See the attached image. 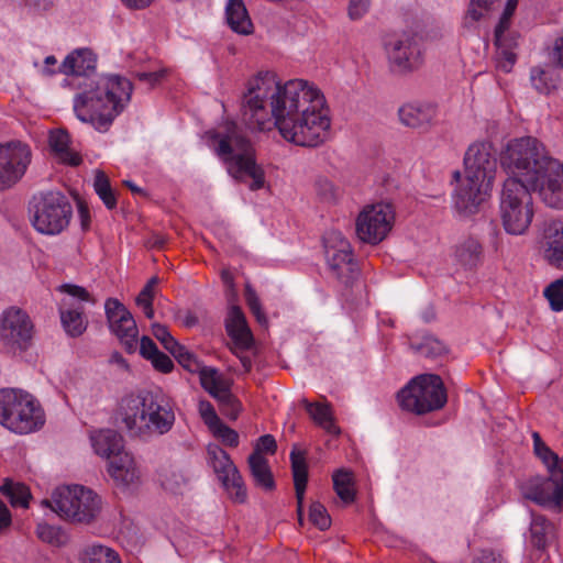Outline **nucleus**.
<instances>
[{
	"mask_svg": "<svg viewBox=\"0 0 563 563\" xmlns=\"http://www.w3.org/2000/svg\"><path fill=\"white\" fill-rule=\"evenodd\" d=\"M104 309L112 333L117 335L129 353L134 352L139 330L132 313L114 298L107 299Z\"/></svg>",
	"mask_w": 563,
	"mask_h": 563,
	"instance_id": "nucleus-18",
	"label": "nucleus"
},
{
	"mask_svg": "<svg viewBox=\"0 0 563 563\" xmlns=\"http://www.w3.org/2000/svg\"><path fill=\"white\" fill-rule=\"evenodd\" d=\"M518 0H507L504 12L495 27V46L497 48L496 66L504 73H509L516 63L514 48L517 43L509 33L510 21L517 8Z\"/></svg>",
	"mask_w": 563,
	"mask_h": 563,
	"instance_id": "nucleus-19",
	"label": "nucleus"
},
{
	"mask_svg": "<svg viewBox=\"0 0 563 563\" xmlns=\"http://www.w3.org/2000/svg\"><path fill=\"white\" fill-rule=\"evenodd\" d=\"M552 528L544 517H534L530 526V543L537 550L543 551L549 543Z\"/></svg>",
	"mask_w": 563,
	"mask_h": 563,
	"instance_id": "nucleus-39",
	"label": "nucleus"
},
{
	"mask_svg": "<svg viewBox=\"0 0 563 563\" xmlns=\"http://www.w3.org/2000/svg\"><path fill=\"white\" fill-rule=\"evenodd\" d=\"M30 211L34 229L47 235L63 232L73 216V207L68 198L59 191H46L34 196Z\"/></svg>",
	"mask_w": 563,
	"mask_h": 563,
	"instance_id": "nucleus-11",
	"label": "nucleus"
},
{
	"mask_svg": "<svg viewBox=\"0 0 563 563\" xmlns=\"http://www.w3.org/2000/svg\"><path fill=\"white\" fill-rule=\"evenodd\" d=\"M108 472L115 484L123 487L139 483L141 477L136 461L128 451L112 457L109 462Z\"/></svg>",
	"mask_w": 563,
	"mask_h": 563,
	"instance_id": "nucleus-22",
	"label": "nucleus"
},
{
	"mask_svg": "<svg viewBox=\"0 0 563 563\" xmlns=\"http://www.w3.org/2000/svg\"><path fill=\"white\" fill-rule=\"evenodd\" d=\"M31 159L29 145L19 141L0 144V190L11 188L20 181Z\"/></svg>",
	"mask_w": 563,
	"mask_h": 563,
	"instance_id": "nucleus-15",
	"label": "nucleus"
},
{
	"mask_svg": "<svg viewBox=\"0 0 563 563\" xmlns=\"http://www.w3.org/2000/svg\"><path fill=\"white\" fill-rule=\"evenodd\" d=\"M530 80L538 92L549 95L558 88L560 77L552 69L537 66L530 70Z\"/></svg>",
	"mask_w": 563,
	"mask_h": 563,
	"instance_id": "nucleus-34",
	"label": "nucleus"
},
{
	"mask_svg": "<svg viewBox=\"0 0 563 563\" xmlns=\"http://www.w3.org/2000/svg\"><path fill=\"white\" fill-rule=\"evenodd\" d=\"M242 120L251 130L275 125L280 135L299 146L322 144L331 125L329 108L320 89L303 79L282 84L274 73H260L243 95Z\"/></svg>",
	"mask_w": 563,
	"mask_h": 563,
	"instance_id": "nucleus-1",
	"label": "nucleus"
},
{
	"mask_svg": "<svg viewBox=\"0 0 563 563\" xmlns=\"http://www.w3.org/2000/svg\"><path fill=\"white\" fill-rule=\"evenodd\" d=\"M59 291L67 294L74 298H77L81 301L92 302L95 303L96 300L88 292V290L81 286L73 285V284H64L59 286Z\"/></svg>",
	"mask_w": 563,
	"mask_h": 563,
	"instance_id": "nucleus-54",
	"label": "nucleus"
},
{
	"mask_svg": "<svg viewBox=\"0 0 563 563\" xmlns=\"http://www.w3.org/2000/svg\"><path fill=\"white\" fill-rule=\"evenodd\" d=\"M0 492L9 498L13 507H29L31 493L27 486L22 483H14L7 479L0 487Z\"/></svg>",
	"mask_w": 563,
	"mask_h": 563,
	"instance_id": "nucleus-36",
	"label": "nucleus"
},
{
	"mask_svg": "<svg viewBox=\"0 0 563 563\" xmlns=\"http://www.w3.org/2000/svg\"><path fill=\"white\" fill-rule=\"evenodd\" d=\"M475 563H503V559L492 550H483L476 558Z\"/></svg>",
	"mask_w": 563,
	"mask_h": 563,
	"instance_id": "nucleus-61",
	"label": "nucleus"
},
{
	"mask_svg": "<svg viewBox=\"0 0 563 563\" xmlns=\"http://www.w3.org/2000/svg\"><path fill=\"white\" fill-rule=\"evenodd\" d=\"M225 18L228 25L235 33L249 35L253 32V23L243 0H229Z\"/></svg>",
	"mask_w": 563,
	"mask_h": 563,
	"instance_id": "nucleus-28",
	"label": "nucleus"
},
{
	"mask_svg": "<svg viewBox=\"0 0 563 563\" xmlns=\"http://www.w3.org/2000/svg\"><path fill=\"white\" fill-rule=\"evenodd\" d=\"M45 422L40 402L22 389H0V423L12 432L26 434Z\"/></svg>",
	"mask_w": 563,
	"mask_h": 563,
	"instance_id": "nucleus-7",
	"label": "nucleus"
},
{
	"mask_svg": "<svg viewBox=\"0 0 563 563\" xmlns=\"http://www.w3.org/2000/svg\"><path fill=\"white\" fill-rule=\"evenodd\" d=\"M152 333L169 353H172L174 350H176L177 346H179V343L174 339V336L169 333L168 329L163 324H153Z\"/></svg>",
	"mask_w": 563,
	"mask_h": 563,
	"instance_id": "nucleus-51",
	"label": "nucleus"
},
{
	"mask_svg": "<svg viewBox=\"0 0 563 563\" xmlns=\"http://www.w3.org/2000/svg\"><path fill=\"white\" fill-rule=\"evenodd\" d=\"M310 522L321 531L331 527V517L327 508L319 501H313L309 507Z\"/></svg>",
	"mask_w": 563,
	"mask_h": 563,
	"instance_id": "nucleus-47",
	"label": "nucleus"
},
{
	"mask_svg": "<svg viewBox=\"0 0 563 563\" xmlns=\"http://www.w3.org/2000/svg\"><path fill=\"white\" fill-rule=\"evenodd\" d=\"M397 399L401 409L423 415L441 409L446 402V393L439 375L422 374L400 389Z\"/></svg>",
	"mask_w": 563,
	"mask_h": 563,
	"instance_id": "nucleus-10",
	"label": "nucleus"
},
{
	"mask_svg": "<svg viewBox=\"0 0 563 563\" xmlns=\"http://www.w3.org/2000/svg\"><path fill=\"white\" fill-rule=\"evenodd\" d=\"M60 518L79 523L92 522L101 511V499L91 489L84 486L57 488L52 500H43Z\"/></svg>",
	"mask_w": 563,
	"mask_h": 563,
	"instance_id": "nucleus-9",
	"label": "nucleus"
},
{
	"mask_svg": "<svg viewBox=\"0 0 563 563\" xmlns=\"http://www.w3.org/2000/svg\"><path fill=\"white\" fill-rule=\"evenodd\" d=\"M314 189L318 198L325 203H334L340 196L339 188L325 177L316 180Z\"/></svg>",
	"mask_w": 563,
	"mask_h": 563,
	"instance_id": "nucleus-46",
	"label": "nucleus"
},
{
	"mask_svg": "<svg viewBox=\"0 0 563 563\" xmlns=\"http://www.w3.org/2000/svg\"><path fill=\"white\" fill-rule=\"evenodd\" d=\"M0 338L13 350H26L33 338V323L27 313L16 307L4 310L1 317Z\"/></svg>",
	"mask_w": 563,
	"mask_h": 563,
	"instance_id": "nucleus-17",
	"label": "nucleus"
},
{
	"mask_svg": "<svg viewBox=\"0 0 563 563\" xmlns=\"http://www.w3.org/2000/svg\"><path fill=\"white\" fill-rule=\"evenodd\" d=\"M395 212L389 203L366 206L356 219V235L372 245L380 243L390 232Z\"/></svg>",
	"mask_w": 563,
	"mask_h": 563,
	"instance_id": "nucleus-14",
	"label": "nucleus"
},
{
	"mask_svg": "<svg viewBox=\"0 0 563 563\" xmlns=\"http://www.w3.org/2000/svg\"><path fill=\"white\" fill-rule=\"evenodd\" d=\"M324 253L330 274L343 287L352 288L358 280L361 269L350 242L339 231H329L323 236Z\"/></svg>",
	"mask_w": 563,
	"mask_h": 563,
	"instance_id": "nucleus-12",
	"label": "nucleus"
},
{
	"mask_svg": "<svg viewBox=\"0 0 563 563\" xmlns=\"http://www.w3.org/2000/svg\"><path fill=\"white\" fill-rule=\"evenodd\" d=\"M69 142V135L64 130L52 131L49 134V145L52 151L63 163L77 166L81 163V158L78 154L70 151Z\"/></svg>",
	"mask_w": 563,
	"mask_h": 563,
	"instance_id": "nucleus-31",
	"label": "nucleus"
},
{
	"mask_svg": "<svg viewBox=\"0 0 563 563\" xmlns=\"http://www.w3.org/2000/svg\"><path fill=\"white\" fill-rule=\"evenodd\" d=\"M533 448L536 455L545 464L549 472L563 470V460L559 457L541 439L538 432H533Z\"/></svg>",
	"mask_w": 563,
	"mask_h": 563,
	"instance_id": "nucleus-38",
	"label": "nucleus"
},
{
	"mask_svg": "<svg viewBox=\"0 0 563 563\" xmlns=\"http://www.w3.org/2000/svg\"><path fill=\"white\" fill-rule=\"evenodd\" d=\"M498 0H471L468 10L464 16L463 25L472 29L483 18H485Z\"/></svg>",
	"mask_w": 563,
	"mask_h": 563,
	"instance_id": "nucleus-40",
	"label": "nucleus"
},
{
	"mask_svg": "<svg viewBox=\"0 0 563 563\" xmlns=\"http://www.w3.org/2000/svg\"><path fill=\"white\" fill-rule=\"evenodd\" d=\"M398 115L404 125L427 131L435 119L437 109L429 103H406L399 108Z\"/></svg>",
	"mask_w": 563,
	"mask_h": 563,
	"instance_id": "nucleus-23",
	"label": "nucleus"
},
{
	"mask_svg": "<svg viewBox=\"0 0 563 563\" xmlns=\"http://www.w3.org/2000/svg\"><path fill=\"white\" fill-rule=\"evenodd\" d=\"M165 76V70H158V71H140L135 74V77L143 82H146L150 85V87H153L157 82L162 80V78Z\"/></svg>",
	"mask_w": 563,
	"mask_h": 563,
	"instance_id": "nucleus-60",
	"label": "nucleus"
},
{
	"mask_svg": "<svg viewBox=\"0 0 563 563\" xmlns=\"http://www.w3.org/2000/svg\"><path fill=\"white\" fill-rule=\"evenodd\" d=\"M389 67L394 73L408 74L423 63L420 37L413 32H401L388 36L384 43Z\"/></svg>",
	"mask_w": 563,
	"mask_h": 563,
	"instance_id": "nucleus-13",
	"label": "nucleus"
},
{
	"mask_svg": "<svg viewBox=\"0 0 563 563\" xmlns=\"http://www.w3.org/2000/svg\"><path fill=\"white\" fill-rule=\"evenodd\" d=\"M553 311L563 310V277L552 282L543 291Z\"/></svg>",
	"mask_w": 563,
	"mask_h": 563,
	"instance_id": "nucleus-49",
	"label": "nucleus"
},
{
	"mask_svg": "<svg viewBox=\"0 0 563 563\" xmlns=\"http://www.w3.org/2000/svg\"><path fill=\"white\" fill-rule=\"evenodd\" d=\"M158 283V277H152L136 297V305L140 308H142L144 314L148 319L154 318L153 299L155 294V287L157 286Z\"/></svg>",
	"mask_w": 563,
	"mask_h": 563,
	"instance_id": "nucleus-42",
	"label": "nucleus"
},
{
	"mask_svg": "<svg viewBox=\"0 0 563 563\" xmlns=\"http://www.w3.org/2000/svg\"><path fill=\"white\" fill-rule=\"evenodd\" d=\"M209 146L227 165L228 173L236 180L251 178L249 187L255 191L264 187L265 173L255 161V151L234 122H228L220 131H208Z\"/></svg>",
	"mask_w": 563,
	"mask_h": 563,
	"instance_id": "nucleus-6",
	"label": "nucleus"
},
{
	"mask_svg": "<svg viewBox=\"0 0 563 563\" xmlns=\"http://www.w3.org/2000/svg\"><path fill=\"white\" fill-rule=\"evenodd\" d=\"M11 525V514L8 507L0 500V532Z\"/></svg>",
	"mask_w": 563,
	"mask_h": 563,
	"instance_id": "nucleus-64",
	"label": "nucleus"
},
{
	"mask_svg": "<svg viewBox=\"0 0 563 563\" xmlns=\"http://www.w3.org/2000/svg\"><path fill=\"white\" fill-rule=\"evenodd\" d=\"M78 214L80 218L81 228L88 230L90 225V214L88 207L82 202H78Z\"/></svg>",
	"mask_w": 563,
	"mask_h": 563,
	"instance_id": "nucleus-63",
	"label": "nucleus"
},
{
	"mask_svg": "<svg viewBox=\"0 0 563 563\" xmlns=\"http://www.w3.org/2000/svg\"><path fill=\"white\" fill-rule=\"evenodd\" d=\"M333 488L343 503H353L355 499L353 473L344 468L338 470L333 474Z\"/></svg>",
	"mask_w": 563,
	"mask_h": 563,
	"instance_id": "nucleus-35",
	"label": "nucleus"
},
{
	"mask_svg": "<svg viewBox=\"0 0 563 563\" xmlns=\"http://www.w3.org/2000/svg\"><path fill=\"white\" fill-rule=\"evenodd\" d=\"M225 330L236 349L247 350L253 344V335L246 318L239 306H232L225 318Z\"/></svg>",
	"mask_w": 563,
	"mask_h": 563,
	"instance_id": "nucleus-24",
	"label": "nucleus"
},
{
	"mask_svg": "<svg viewBox=\"0 0 563 563\" xmlns=\"http://www.w3.org/2000/svg\"><path fill=\"white\" fill-rule=\"evenodd\" d=\"M96 454L106 457L109 462L117 454L124 452V439L114 430H100L91 437Z\"/></svg>",
	"mask_w": 563,
	"mask_h": 563,
	"instance_id": "nucleus-26",
	"label": "nucleus"
},
{
	"mask_svg": "<svg viewBox=\"0 0 563 563\" xmlns=\"http://www.w3.org/2000/svg\"><path fill=\"white\" fill-rule=\"evenodd\" d=\"M210 454H212V467L223 487L230 495V498L239 504L244 503L247 498L246 487L240 472L231 461L229 454L219 448L210 451Z\"/></svg>",
	"mask_w": 563,
	"mask_h": 563,
	"instance_id": "nucleus-20",
	"label": "nucleus"
},
{
	"mask_svg": "<svg viewBox=\"0 0 563 563\" xmlns=\"http://www.w3.org/2000/svg\"><path fill=\"white\" fill-rule=\"evenodd\" d=\"M213 434L219 438L223 444L235 448L239 445V434L235 430L231 429L222 421L211 430Z\"/></svg>",
	"mask_w": 563,
	"mask_h": 563,
	"instance_id": "nucleus-52",
	"label": "nucleus"
},
{
	"mask_svg": "<svg viewBox=\"0 0 563 563\" xmlns=\"http://www.w3.org/2000/svg\"><path fill=\"white\" fill-rule=\"evenodd\" d=\"M497 172V158L489 143L468 146L464 156V176L454 173L457 187L453 195L455 210L464 217L475 214L488 199Z\"/></svg>",
	"mask_w": 563,
	"mask_h": 563,
	"instance_id": "nucleus-5",
	"label": "nucleus"
},
{
	"mask_svg": "<svg viewBox=\"0 0 563 563\" xmlns=\"http://www.w3.org/2000/svg\"><path fill=\"white\" fill-rule=\"evenodd\" d=\"M60 322L65 332L71 338L80 336L87 329L88 320L82 306H74L63 300L59 307Z\"/></svg>",
	"mask_w": 563,
	"mask_h": 563,
	"instance_id": "nucleus-27",
	"label": "nucleus"
},
{
	"mask_svg": "<svg viewBox=\"0 0 563 563\" xmlns=\"http://www.w3.org/2000/svg\"><path fill=\"white\" fill-rule=\"evenodd\" d=\"M245 300L250 311L255 317L256 321L261 325L266 327L268 321L266 314L262 309L260 298L257 297L256 292L249 286L245 289Z\"/></svg>",
	"mask_w": 563,
	"mask_h": 563,
	"instance_id": "nucleus-50",
	"label": "nucleus"
},
{
	"mask_svg": "<svg viewBox=\"0 0 563 563\" xmlns=\"http://www.w3.org/2000/svg\"><path fill=\"white\" fill-rule=\"evenodd\" d=\"M221 412L230 419H236L242 410L240 400L231 393V387L216 397Z\"/></svg>",
	"mask_w": 563,
	"mask_h": 563,
	"instance_id": "nucleus-44",
	"label": "nucleus"
},
{
	"mask_svg": "<svg viewBox=\"0 0 563 563\" xmlns=\"http://www.w3.org/2000/svg\"><path fill=\"white\" fill-rule=\"evenodd\" d=\"M290 461L297 499L298 520L299 523L302 525L303 498L308 482V466L306 462L305 452L297 451L294 449L290 453Z\"/></svg>",
	"mask_w": 563,
	"mask_h": 563,
	"instance_id": "nucleus-25",
	"label": "nucleus"
},
{
	"mask_svg": "<svg viewBox=\"0 0 563 563\" xmlns=\"http://www.w3.org/2000/svg\"><path fill=\"white\" fill-rule=\"evenodd\" d=\"M501 165L508 175L520 177L528 190L537 192L548 207L563 209V164L549 156L536 137L510 141Z\"/></svg>",
	"mask_w": 563,
	"mask_h": 563,
	"instance_id": "nucleus-3",
	"label": "nucleus"
},
{
	"mask_svg": "<svg viewBox=\"0 0 563 563\" xmlns=\"http://www.w3.org/2000/svg\"><path fill=\"white\" fill-rule=\"evenodd\" d=\"M521 493L538 505L560 508L563 504V470L550 472L549 477L528 479L521 485Z\"/></svg>",
	"mask_w": 563,
	"mask_h": 563,
	"instance_id": "nucleus-16",
	"label": "nucleus"
},
{
	"mask_svg": "<svg viewBox=\"0 0 563 563\" xmlns=\"http://www.w3.org/2000/svg\"><path fill=\"white\" fill-rule=\"evenodd\" d=\"M93 188L96 194L99 196V198L102 200V202L108 209L115 208L117 197L113 189L111 188L108 176L103 172L97 170L93 181Z\"/></svg>",
	"mask_w": 563,
	"mask_h": 563,
	"instance_id": "nucleus-41",
	"label": "nucleus"
},
{
	"mask_svg": "<svg viewBox=\"0 0 563 563\" xmlns=\"http://www.w3.org/2000/svg\"><path fill=\"white\" fill-rule=\"evenodd\" d=\"M36 536L43 542L54 547H60L67 542L66 533L59 527L48 523H38L36 527Z\"/></svg>",
	"mask_w": 563,
	"mask_h": 563,
	"instance_id": "nucleus-43",
	"label": "nucleus"
},
{
	"mask_svg": "<svg viewBox=\"0 0 563 563\" xmlns=\"http://www.w3.org/2000/svg\"><path fill=\"white\" fill-rule=\"evenodd\" d=\"M247 462L255 485L265 490H273L275 488V481L267 459L263 454H258V452H253L249 456Z\"/></svg>",
	"mask_w": 563,
	"mask_h": 563,
	"instance_id": "nucleus-29",
	"label": "nucleus"
},
{
	"mask_svg": "<svg viewBox=\"0 0 563 563\" xmlns=\"http://www.w3.org/2000/svg\"><path fill=\"white\" fill-rule=\"evenodd\" d=\"M482 256V244L474 238L463 240L455 249L457 262L467 268L476 267L481 263Z\"/></svg>",
	"mask_w": 563,
	"mask_h": 563,
	"instance_id": "nucleus-32",
	"label": "nucleus"
},
{
	"mask_svg": "<svg viewBox=\"0 0 563 563\" xmlns=\"http://www.w3.org/2000/svg\"><path fill=\"white\" fill-rule=\"evenodd\" d=\"M198 374L202 388L214 398L231 387L230 380L213 367L203 366Z\"/></svg>",
	"mask_w": 563,
	"mask_h": 563,
	"instance_id": "nucleus-33",
	"label": "nucleus"
},
{
	"mask_svg": "<svg viewBox=\"0 0 563 563\" xmlns=\"http://www.w3.org/2000/svg\"><path fill=\"white\" fill-rule=\"evenodd\" d=\"M543 256L547 262L563 269V221L552 220L547 222L541 240Z\"/></svg>",
	"mask_w": 563,
	"mask_h": 563,
	"instance_id": "nucleus-21",
	"label": "nucleus"
},
{
	"mask_svg": "<svg viewBox=\"0 0 563 563\" xmlns=\"http://www.w3.org/2000/svg\"><path fill=\"white\" fill-rule=\"evenodd\" d=\"M276 449L277 444L275 438L271 434H265L260 437L253 452H258V454H262L263 452L274 454Z\"/></svg>",
	"mask_w": 563,
	"mask_h": 563,
	"instance_id": "nucleus-57",
	"label": "nucleus"
},
{
	"mask_svg": "<svg viewBox=\"0 0 563 563\" xmlns=\"http://www.w3.org/2000/svg\"><path fill=\"white\" fill-rule=\"evenodd\" d=\"M411 347L416 353L428 358H434L445 351L444 344L431 336L424 338L423 341L417 345L411 344Z\"/></svg>",
	"mask_w": 563,
	"mask_h": 563,
	"instance_id": "nucleus-48",
	"label": "nucleus"
},
{
	"mask_svg": "<svg viewBox=\"0 0 563 563\" xmlns=\"http://www.w3.org/2000/svg\"><path fill=\"white\" fill-rule=\"evenodd\" d=\"M151 362L154 368L162 373H169L174 368L172 358L161 351L151 358Z\"/></svg>",
	"mask_w": 563,
	"mask_h": 563,
	"instance_id": "nucleus-56",
	"label": "nucleus"
},
{
	"mask_svg": "<svg viewBox=\"0 0 563 563\" xmlns=\"http://www.w3.org/2000/svg\"><path fill=\"white\" fill-rule=\"evenodd\" d=\"M499 214L505 231L523 234L530 227L533 214V199L520 177L509 175L500 194Z\"/></svg>",
	"mask_w": 563,
	"mask_h": 563,
	"instance_id": "nucleus-8",
	"label": "nucleus"
},
{
	"mask_svg": "<svg viewBox=\"0 0 563 563\" xmlns=\"http://www.w3.org/2000/svg\"><path fill=\"white\" fill-rule=\"evenodd\" d=\"M303 402L307 412L317 426L332 435H339L341 433L340 428L335 423L333 412L329 404H312L307 400Z\"/></svg>",
	"mask_w": 563,
	"mask_h": 563,
	"instance_id": "nucleus-30",
	"label": "nucleus"
},
{
	"mask_svg": "<svg viewBox=\"0 0 563 563\" xmlns=\"http://www.w3.org/2000/svg\"><path fill=\"white\" fill-rule=\"evenodd\" d=\"M198 407L200 417L210 430L216 428L221 422L210 401L201 400Z\"/></svg>",
	"mask_w": 563,
	"mask_h": 563,
	"instance_id": "nucleus-53",
	"label": "nucleus"
},
{
	"mask_svg": "<svg viewBox=\"0 0 563 563\" xmlns=\"http://www.w3.org/2000/svg\"><path fill=\"white\" fill-rule=\"evenodd\" d=\"M549 57L554 65L563 68V34L554 41Z\"/></svg>",
	"mask_w": 563,
	"mask_h": 563,
	"instance_id": "nucleus-58",
	"label": "nucleus"
},
{
	"mask_svg": "<svg viewBox=\"0 0 563 563\" xmlns=\"http://www.w3.org/2000/svg\"><path fill=\"white\" fill-rule=\"evenodd\" d=\"M97 56L89 48H78L66 56L58 71L75 77H84V91L74 100V111L82 122L90 123L96 130L106 132L130 102L133 86L119 75L100 76L90 79L95 73Z\"/></svg>",
	"mask_w": 563,
	"mask_h": 563,
	"instance_id": "nucleus-2",
	"label": "nucleus"
},
{
	"mask_svg": "<svg viewBox=\"0 0 563 563\" xmlns=\"http://www.w3.org/2000/svg\"><path fill=\"white\" fill-rule=\"evenodd\" d=\"M170 354L186 371L190 373L198 374L205 366L194 353L188 351L181 344H179V346H177L176 350H174Z\"/></svg>",
	"mask_w": 563,
	"mask_h": 563,
	"instance_id": "nucleus-45",
	"label": "nucleus"
},
{
	"mask_svg": "<svg viewBox=\"0 0 563 563\" xmlns=\"http://www.w3.org/2000/svg\"><path fill=\"white\" fill-rule=\"evenodd\" d=\"M82 563H121V560L113 549L101 544H92L85 549Z\"/></svg>",
	"mask_w": 563,
	"mask_h": 563,
	"instance_id": "nucleus-37",
	"label": "nucleus"
},
{
	"mask_svg": "<svg viewBox=\"0 0 563 563\" xmlns=\"http://www.w3.org/2000/svg\"><path fill=\"white\" fill-rule=\"evenodd\" d=\"M157 352H159V350L157 349L155 342L151 338L143 336L141 339V342H140V354L144 358L151 361V358H153Z\"/></svg>",
	"mask_w": 563,
	"mask_h": 563,
	"instance_id": "nucleus-59",
	"label": "nucleus"
},
{
	"mask_svg": "<svg viewBox=\"0 0 563 563\" xmlns=\"http://www.w3.org/2000/svg\"><path fill=\"white\" fill-rule=\"evenodd\" d=\"M113 418L131 438L144 441L168 433L176 420L169 400L151 391L120 398Z\"/></svg>",
	"mask_w": 563,
	"mask_h": 563,
	"instance_id": "nucleus-4",
	"label": "nucleus"
},
{
	"mask_svg": "<svg viewBox=\"0 0 563 563\" xmlns=\"http://www.w3.org/2000/svg\"><path fill=\"white\" fill-rule=\"evenodd\" d=\"M372 0H350L347 13L350 19L360 20L371 8Z\"/></svg>",
	"mask_w": 563,
	"mask_h": 563,
	"instance_id": "nucleus-55",
	"label": "nucleus"
},
{
	"mask_svg": "<svg viewBox=\"0 0 563 563\" xmlns=\"http://www.w3.org/2000/svg\"><path fill=\"white\" fill-rule=\"evenodd\" d=\"M185 483H186V478L181 474L173 473L170 478L169 477L165 478V481L163 482V485L165 486V488L175 492Z\"/></svg>",
	"mask_w": 563,
	"mask_h": 563,
	"instance_id": "nucleus-62",
	"label": "nucleus"
}]
</instances>
